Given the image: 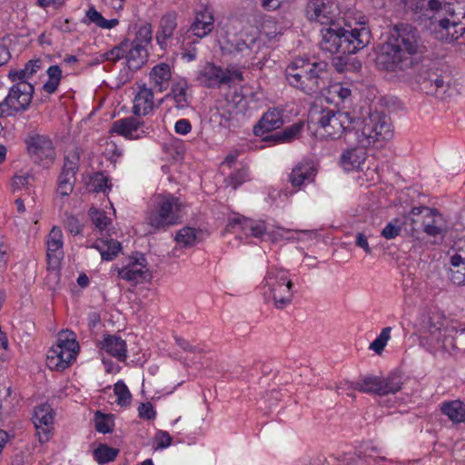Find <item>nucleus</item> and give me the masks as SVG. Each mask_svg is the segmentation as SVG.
<instances>
[{"mask_svg": "<svg viewBox=\"0 0 465 465\" xmlns=\"http://www.w3.org/2000/svg\"><path fill=\"white\" fill-rule=\"evenodd\" d=\"M425 46L418 30L409 24L396 25L377 56V64L387 71L405 70L414 64L415 55Z\"/></svg>", "mask_w": 465, "mask_h": 465, "instance_id": "1", "label": "nucleus"}, {"mask_svg": "<svg viewBox=\"0 0 465 465\" xmlns=\"http://www.w3.org/2000/svg\"><path fill=\"white\" fill-rule=\"evenodd\" d=\"M40 60L28 61L23 69L10 70L8 78L13 84L5 99L0 102V118L15 116L28 110L32 103L35 86L27 82L39 69Z\"/></svg>", "mask_w": 465, "mask_h": 465, "instance_id": "2", "label": "nucleus"}, {"mask_svg": "<svg viewBox=\"0 0 465 465\" xmlns=\"http://www.w3.org/2000/svg\"><path fill=\"white\" fill-rule=\"evenodd\" d=\"M320 48L326 53L351 54L363 49L371 43V34L365 26V21L359 22V27L346 29L337 23L321 30Z\"/></svg>", "mask_w": 465, "mask_h": 465, "instance_id": "3", "label": "nucleus"}, {"mask_svg": "<svg viewBox=\"0 0 465 465\" xmlns=\"http://www.w3.org/2000/svg\"><path fill=\"white\" fill-rule=\"evenodd\" d=\"M285 77L292 86L306 94H318L329 85V65L324 61L296 58L287 65Z\"/></svg>", "mask_w": 465, "mask_h": 465, "instance_id": "4", "label": "nucleus"}, {"mask_svg": "<svg viewBox=\"0 0 465 465\" xmlns=\"http://www.w3.org/2000/svg\"><path fill=\"white\" fill-rule=\"evenodd\" d=\"M358 122L359 119L351 116L349 112L315 108L310 111L308 127L320 139H337L355 130Z\"/></svg>", "mask_w": 465, "mask_h": 465, "instance_id": "5", "label": "nucleus"}, {"mask_svg": "<svg viewBox=\"0 0 465 465\" xmlns=\"http://www.w3.org/2000/svg\"><path fill=\"white\" fill-rule=\"evenodd\" d=\"M183 208V203L178 197L170 193L157 195L145 212L144 224L149 227L148 233L166 231L180 223Z\"/></svg>", "mask_w": 465, "mask_h": 465, "instance_id": "6", "label": "nucleus"}, {"mask_svg": "<svg viewBox=\"0 0 465 465\" xmlns=\"http://www.w3.org/2000/svg\"><path fill=\"white\" fill-rule=\"evenodd\" d=\"M354 134L358 143L362 147H370L390 140L393 135L391 118L383 113L371 112L358 122Z\"/></svg>", "mask_w": 465, "mask_h": 465, "instance_id": "7", "label": "nucleus"}, {"mask_svg": "<svg viewBox=\"0 0 465 465\" xmlns=\"http://www.w3.org/2000/svg\"><path fill=\"white\" fill-rule=\"evenodd\" d=\"M412 233L423 232L430 237L443 240L448 232V224L440 212L435 208L418 206L410 212Z\"/></svg>", "mask_w": 465, "mask_h": 465, "instance_id": "8", "label": "nucleus"}, {"mask_svg": "<svg viewBox=\"0 0 465 465\" xmlns=\"http://www.w3.org/2000/svg\"><path fill=\"white\" fill-rule=\"evenodd\" d=\"M78 350L75 334L69 330L62 331L56 344L48 351L46 365L50 370L64 371L75 360Z\"/></svg>", "mask_w": 465, "mask_h": 465, "instance_id": "9", "label": "nucleus"}, {"mask_svg": "<svg viewBox=\"0 0 465 465\" xmlns=\"http://www.w3.org/2000/svg\"><path fill=\"white\" fill-rule=\"evenodd\" d=\"M260 49L261 42L258 37L245 31H240L237 34L227 32L224 45L222 46L223 54H229L243 64L254 60Z\"/></svg>", "mask_w": 465, "mask_h": 465, "instance_id": "10", "label": "nucleus"}, {"mask_svg": "<svg viewBox=\"0 0 465 465\" xmlns=\"http://www.w3.org/2000/svg\"><path fill=\"white\" fill-rule=\"evenodd\" d=\"M292 282L288 272L282 269L271 268L264 277V286L268 288L276 309L282 310L292 302Z\"/></svg>", "mask_w": 465, "mask_h": 465, "instance_id": "11", "label": "nucleus"}, {"mask_svg": "<svg viewBox=\"0 0 465 465\" xmlns=\"http://www.w3.org/2000/svg\"><path fill=\"white\" fill-rule=\"evenodd\" d=\"M401 377L391 373L386 378L366 377L361 382L351 384L353 390L380 396L395 394L401 390Z\"/></svg>", "mask_w": 465, "mask_h": 465, "instance_id": "12", "label": "nucleus"}, {"mask_svg": "<svg viewBox=\"0 0 465 465\" xmlns=\"http://www.w3.org/2000/svg\"><path fill=\"white\" fill-rule=\"evenodd\" d=\"M80 159L81 150L78 147L68 151L64 157V164L57 179V191L63 196L70 195L74 190Z\"/></svg>", "mask_w": 465, "mask_h": 465, "instance_id": "13", "label": "nucleus"}, {"mask_svg": "<svg viewBox=\"0 0 465 465\" xmlns=\"http://www.w3.org/2000/svg\"><path fill=\"white\" fill-rule=\"evenodd\" d=\"M305 14L310 22L329 26L336 23L340 11L334 0H309Z\"/></svg>", "mask_w": 465, "mask_h": 465, "instance_id": "14", "label": "nucleus"}, {"mask_svg": "<svg viewBox=\"0 0 465 465\" xmlns=\"http://www.w3.org/2000/svg\"><path fill=\"white\" fill-rule=\"evenodd\" d=\"M25 143L28 155L35 163L53 161L55 157L54 143L48 135L32 132L25 137Z\"/></svg>", "mask_w": 465, "mask_h": 465, "instance_id": "15", "label": "nucleus"}, {"mask_svg": "<svg viewBox=\"0 0 465 465\" xmlns=\"http://www.w3.org/2000/svg\"><path fill=\"white\" fill-rule=\"evenodd\" d=\"M420 91L427 94L441 96L449 86V75H442L438 69L422 66L417 74Z\"/></svg>", "mask_w": 465, "mask_h": 465, "instance_id": "16", "label": "nucleus"}, {"mask_svg": "<svg viewBox=\"0 0 465 465\" xmlns=\"http://www.w3.org/2000/svg\"><path fill=\"white\" fill-rule=\"evenodd\" d=\"M456 332L454 327L447 328L440 334L430 337L421 344L434 356L445 358L447 355H453L458 351L454 338Z\"/></svg>", "mask_w": 465, "mask_h": 465, "instance_id": "17", "label": "nucleus"}, {"mask_svg": "<svg viewBox=\"0 0 465 465\" xmlns=\"http://www.w3.org/2000/svg\"><path fill=\"white\" fill-rule=\"evenodd\" d=\"M54 412L48 404H42L35 407L33 422L35 424L39 441L44 443L49 440L54 429Z\"/></svg>", "mask_w": 465, "mask_h": 465, "instance_id": "18", "label": "nucleus"}, {"mask_svg": "<svg viewBox=\"0 0 465 465\" xmlns=\"http://www.w3.org/2000/svg\"><path fill=\"white\" fill-rule=\"evenodd\" d=\"M232 74L228 70H223L213 63H207L198 72L197 80L207 88H219L223 84L232 82Z\"/></svg>", "mask_w": 465, "mask_h": 465, "instance_id": "19", "label": "nucleus"}, {"mask_svg": "<svg viewBox=\"0 0 465 465\" xmlns=\"http://www.w3.org/2000/svg\"><path fill=\"white\" fill-rule=\"evenodd\" d=\"M214 28V16L213 11L207 6L194 12L193 20L188 29L194 36L203 39L206 37Z\"/></svg>", "mask_w": 465, "mask_h": 465, "instance_id": "20", "label": "nucleus"}, {"mask_svg": "<svg viewBox=\"0 0 465 465\" xmlns=\"http://www.w3.org/2000/svg\"><path fill=\"white\" fill-rule=\"evenodd\" d=\"M446 319L443 315L439 312H429L424 314L420 323V331L421 334L420 342L429 340L431 336H436L444 331L447 328H452L448 326Z\"/></svg>", "mask_w": 465, "mask_h": 465, "instance_id": "21", "label": "nucleus"}, {"mask_svg": "<svg viewBox=\"0 0 465 465\" xmlns=\"http://www.w3.org/2000/svg\"><path fill=\"white\" fill-rule=\"evenodd\" d=\"M316 169L312 161L302 160L298 163L289 174L288 181L292 187L301 189L303 185L314 181Z\"/></svg>", "mask_w": 465, "mask_h": 465, "instance_id": "22", "label": "nucleus"}, {"mask_svg": "<svg viewBox=\"0 0 465 465\" xmlns=\"http://www.w3.org/2000/svg\"><path fill=\"white\" fill-rule=\"evenodd\" d=\"M434 25V36L442 42L458 40L465 33V26L453 24L450 19L440 18L432 22Z\"/></svg>", "mask_w": 465, "mask_h": 465, "instance_id": "23", "label": "nucleus"}, {"mask_svg": "<svg viewBox=\"0 0 465 465\" xmlns=\"http://www.w3.org/2000/svg\"><path fill=\"white\" fill-rule=\"evenodd\" d=\"M176 28L177 14L175 12L167 13L161 17L155 35L161 49L165 50L168 47V41L173 36Z\"/></svg>", "mask_w": 465, "mask_h": 465, "instance_id": "24", "label": "nucleus"}, {"mask_svg": "<svg viewBox=\"0 0 465 465\" xmlns=\"http://www.w3.org/2000/svg\"><path fill=\"white\" fill-rule=\"evenodd\" d=\"M99 348L119 361H125L127 358L126 341L114 334H104L99 341Z\"/></svg>", "mask_w": 465, "mask_h": 465, "instance_id": "25", "label": "nucleus"}, {"mask_svg": "<svg viewBox=\"0 0 465 465\" xmlns=\"http://www.w3.org/2000/svg\"><path fill=\"white\" fill-rule=\"evenodd\" d=\"M143 122L134 116L119 119L113 124V131L128 139H139L144 134Z\"/></svg>", "mask_w": 465, "mask_h": 465, "instance_id": "26", "label": "nucleus"}, {"mask_svg": "<svg viewBox=\"0 0 465 465\" xmlns=\"http://www.w3.org/2000/svg\"><path fill=\"white\" fill-rule=\"evenodd\" d=\"M283 124L282 111L272 108L269 109L257 124L253 127V133L256 136H262L272 131L279 129Z\"/></svg>", "mask_w": 465, "mask_h": 465, "instance_id": "27", "label": "nucleus"}, {"mask_svg": "<svg viewBox=\"0 0 465 465\" xmlns=\"http://www.w3.org/2000/svg\"><path fill=\"white\" fill-rule=\"evenodd\" d=\"M171 79V66L166 63L157 64L152 68L149 74L151 88L160 93L168 89Z\"/></svg>", "mask_w": 465, "mask_h": 465, "instance_id": "28", "label": "nucleus"}, {"mask_svg": "<svg viewBox=\"0 0 465 465\" xmlns=\"http://www.w3.org/2000/svg\"><path fill=\"white\" fill-rule=\"evenodd\" d=\"M154 108V95L153 88L145 84L140 87L134 99L133 113L136 116L147 115Z\"/></svg>", "mask_w": 465, "mask_h": 465, "instance_id": "29", "label": "nucleus"}, {"mask_svg": "<svg viewBox=\"0 0 465 465\" xmlns=\"http://www.w3.org/2000/svg\"><path fill=\"white\" fill-rule=\"evenodd\" d=\"M367 147L359 146L346 149L340 157V164L346 171L360 169L367 157Z\"/></svg>", "mask_w": 465, "mask_h": 465, "instance_id": "30", "label": "nucleus"}, {"mask_svg": "<svg viewBox=\"0 0 465 465\" xmlns=\"http://www.w3.org/2000/svg\"><path fill=\"white\" fill-rule=\"evenodd\" d=\"M189 84L185 79L173 83L171 91L165 95V99L172 98L177 109H186L190 106Z\"/></svg>", "mask_w": 465, "mask_h": 465, "instance_id": "31", "label": "nucleus"}, {"mask_svg": "<svg viewBox=\"0 0 465 465\" xmlns=\"http://www.w3.org/2000/svg\"><path fill=\"white\" fill-rule=\"evenodd\" d=\"M440 410L453 424L465 421V403L460 400L443 401Z\"/></svg>", "mask_w": 465, "mask_h": 465, "instance_id": "32", "label": "nucleus"}, {"mask_svg": "<svg viewBox=\"0 0 465 465\" xmlns=\"http://www.w3.org/2000/svg\"><path fill=\"white\" fill-rule=\"evenodd\" d=\"M63 234L60 229L54 227L49 235L46 242L47 244V260L48 264L54 263V266H56L59 263V256L57 252L63 247Z\"/></svg>", "mask_w": 465, "mask_h": 465, "instance_id": "33", "label": "nucleus"}, {"mask_svg": "<svg viewBox=\"0 0 465 465\" xmlns=\"http://www.w3.org/2000/svg\"><path fill=\"white\" fill-rule=\"evenodd\" d=\"M92 247L100 252L102 259L104 261H113L122 251L121 242L114 239H98L93 243Z\"/></svg>", "mask_w": 465, "mask_h": 465, "instance_id": "34", "label": "nucleus"}, {"mask_svg": "<svg viewBox=\"0 0 465 465\" xmlns=\"http://www.w3.org/2000/svg\"><path fill=\"white\" fill-rule=\"evenodd\" d=\"M129 50L126 49V64L129 69H139L146 61L147 50L141 45L131 43Z\"/></svg>", "mask_w": 465, "mask_h": 465, "instance_id": "35", "label": "nucleus"}, {"mask_svg": "<svg viewBox=\"0 0 465 465\" xmlns=\"http://www.w3.org/2000/svg\"><path fill=\"white\" fill-rule=\"evenodd\" d=\"M146 275L147 271L136 268L135 264H129L118 270V276L133 284L144 281Z\"/></svg>", "mask_w": 465, "mask_h": 465, "instance_id": "36", "label": "nucleus"}, {"mask_svg": "<svg viewBox=\"0 0 465 465\" xmlns=\"http://www.w3.org/2000/svg\"><path fill=\"white\" fill-rule=\"evenodd\" d=\"M48 80L43 85V90L47 94H54L56 92L61 79H62V70L59 65H51L47 69Z\"/></svg>", "mask_w": 465, "mask_h": 465, "instance_id": "37", "label": "nucleus"}, {"mask_svg": "<svg viewBox=\"0 0 465 465\" xmlns=\"http://www.w3.org/2000/svg\"><path fill=\"white\" fill-rule=\"evenodd\" d=\"M445 7L446 12L450 16L445 19H450L453 24L462 25L465 26V0L463 2L448 4Z\"/></svg>", "mask_w": 465, "mask_h": 465, "instance_id": "38", "label": "nucleus"}, {"mask_svg": "<svg viewBox=\"0 0 465 465\" xmlns=\"http://www.w3.org/2000/svg\"><path fill=\"white\" fill-rule=\"evenodd\" d=\"M199 233H201V231H198L195 228L183 227L177 232L175 241L178 244L183 247H191L197 242Z\"/></svg>", "mask_w": 465, "mask_h": 465, "instance_id": "39", "label": "nucleus"}, {"mask_svg": "<svg viewBox=\"0 0 465 465\" xmlns=\"http://www.w3.org/2000/svg\"><path fill=\"white\" fill-rule=\"evenodd\" d=\"M119 453V450L108 447L104 444H100L94 451L95 460L99 464L108 463L113 461Z\"/></svg>", "mask_w": 465, "mask_h": 465, "instance_id": "40", "label": "nucleus"}, {"mask_svg": "<svg viewBox=\"0 0 465 465\" xmlns=\"http://www.w3.org/2000/svg\"><path fill=\"white\" fill-rule=\"evenodd\" d=\"M331 93L336 94L339 98V104L343 108L349 107L351 104V90L348 86L341 84H335L331 86Z\"/></svg>", "mask_w": 465, "mask_h": 465, "instance_id": "41", "label": "nucleus"}, {"mask_svg": "<svg viewBox=\"0 0 465 465\" xmlns=\"http://www.w3.org/2000/svg\"><path fill=\"white\" fill-rule=\"evenodd\" d=\"M303 127L304 122L302 121H299L286 127L284 130L282 131V137L283 138V142L291 143L294 140L299 139L303 131Z\"/></svg>", "mask_w": 465, "mask_h": 465, "instance_id": "42", "label": "nucleus"}, {"mask_svg": "<svg viewBox=\"0 0 465 465\" xmlns=\"http://www.w3.org/2000/svg\"><path fill=\"white\" fill-rule=\"evenodd\" d=\"M89 216L91 217L94 226L100 231L106 229L107 226L111 223V219L106 216L105 212L94 207L90 208Z\"/></svg>", "mask_w": 465, "mask_h": 465, "instance_id": "43", "label": "nucleus"}, {"mask_svg": "<svg viewBox=\"0 0 465 465\" xmlns=\"http://www.w3.org/2000/svg\"><path fill=\"white\" fill-rule=\"evenodd\" d=\"M114 393L117 396L116 402L121 406H128L131 403L132 395L124 381H120L114 384Z\"/></svg>", "mask_w": 465, "mask_h": 465, "instance_id": "44", "label": "nucleus"}, {"mask_svg": "<svg viewBox=\"0 0 465 465\" xmlns=\"http://www.w3.org/2000/svg\"><path fill=\"white\" fill-rule=\"evenodd\" d=\"M391 327L383 328L380 335L371 343L370 349L381 353L391 338Z\"/></svg>", "mask_w": 465, "mask_h": 465, "instance_id": "45", "label": "nucleus"}, {"mask_svg": "<svg viewBox=\"0 0 465 465\" xmlns=\"http://www.w3.org/2000/svg\"><path fill=\"white\" fill-rule=\"evenodd\" d=\"M126 48H129L127 42H123L120 45L114 46L110 51L104 54L105 60L116 62L126 55Z\"/></svg>", "mask_w": 465, "mask_h": 465, "instance_id": "46", "label": "nucleus"}, {"mask_svg": "<svg viewBox=\"0 0 465 465\" xmlns=\"http://www.w3.org/2000/svg\"><path fill=\"white\" fill-rule=\"evenodd\" d=\"M152 40V28L150 25H142L136 32L135 38L132 42L133 44H141L144 47Z\"/></svg>", "mask_w": 465, "mask_h": 465, "instance_id": "47", "label": "nucleus"}, {"mask_svg": "<svg viewBox=\"0 0 465 465\" xmlns=\"http://www.w3.org/2000/svg\"><path fill=\"white\" fill-rule=\"evenodd\" d=\"M90 185L96 193H104L108 188V178L102 173H95L90 180Z\"/></svg>", "mask_w": 465, "mask_h": 465, "instance_id": "48", "label": "nucleus"}, {"mask_svg": "<svg viewBox=\"0 0 465 465\" xmlns=\"http://www.w3.org/2000/svg\"><path fill=\"white\" fill-rule=\"evenodd\" d=\"M95 429L101 433H109L112 431L111 421L108 416L96 411L95 413Z\"/></svg>", "mask_w": 465, "mask_h": 465, "instance_id": "49", "label": "nucleus"}, {"mask_svg": "<svg viewBox=\"0 0 465 465\" xmlns=\"http://www.w3.org/2000/svg\"><path fill=\"white\" fill-rule=\"evenodd\" d=\"M64 227L70 233L76 235L81 233L83 224L74 215L65 213Z\"/></svg>", "mask_w": 465, "mask_h": 465, "instance_id": "50", "label": "nucleus"}, {"mask_svg": "<svg viewBox=\"0 0 465 465\" xmlns=\"http://www.w3.org/2000/svg\"><path fill=\"white\" fill-rule=\"evenodd\" d=\"M253 222L254 221L247 219L245 217L234 218L230 221L228 226L232 227V229L239 226L246 235H249V234L251 235V232L252 231Z\"/></svg>", "mask_w": 465, "mask_h": 465, "instance_id": "51", "label": "nucleus"}, {"mask_svg": "<svg viewBox=\"0 0 465 465\" xmlns=\"http://www.w3.org/2000/svg\"><path fill=\"white\" fill-rule=\"evenodd\" d=\"M398 223V220L387 223L386 226L381 231V236L387 240H391L400 235L401 232V226Z\"/></svg>", "mask_w": 465, "mask_h": 465, "instance_id": "52", "label": "nucleus"}, {"mask_svg": "<svg viewBox=\"0 0 465 465\" xmlns=\"http://www.w3.org/2000/svg\"><path fill=\"white\" fill-rule=\"evenodd\" d=\"M247 179V170L240 169L234 173H232L228 179V184L231 185L234 190L242 185Z\"/></svg>", "mask_w": 465, "mask_h": 465, "instance_id": "53", "label": "nucleus"}, {"mask_svg": "<svg viewBox=\"0 0 465 465\" xmlns=\"http://www.w3.org/2000/svg\"><path fill=\"white\" fill-rule=\"evenodd\" d=\"M155 449H164L171 445L172 437L167 431L159 430L154 436Z\"/></svg>", "mask_w": 465, "mask_h": 465, "instance_id": "54", "label": "nucleus"}, {"mask_svg": "<svg viewBox=\"0 0 465 465\" xmlns=\"http://www.w3.org/2000/svg\"><path fill=\"white\" fill-rule=\"evenodd\" d=\"M139 417L147 420H153L156 412L151 402L141 403L138 408Z\"/></svg>", "mask_w": 465, "mask_h": 465, "instance_id": "55", "label": "nucleus"}, {"mask_svg": "<svg viewBox=\"0 0 465 465\" xmlns=\"http://www.w3.org/2000/svg\"><path fill=\"white\" fill-rule=\"evenodd\" d=\"M450 280L456 285L465 283V267L459 269L450 268L449 272Z\"/></svg>", "mask_w": 465, "mask_h": 465, "instance_id": "56", "label": "nucleus"}, {"mask_svg": "<svg viewBox=\"0 0 465 465\" xmlns=\"http://www.w3.org/2000/svg\"><path fill=\"white\" fill-rule=\"evenodd\" d=\"M174 130L176 134L185 135L192 130V125L189 120L180 119L175 123Z\"/></svg>", "mask_w": 465, "mask_h": 465, "instance_id": "57", "label": "nucleus"}, {"mask_svg": "<svg viewBox=\"0 0 465 465\" xmlns=\"http://www.w3.org/2000/svg\"><path fill=\"white\" fill-rule=\"evenodd\" d=\"M86 17L88 18L90 23H94L99 27L104 18L101 13H99L94 6L90 7L86 11Z\"/></svg>", "mask_w": 465, "mask_h": 465, "instance_id": "58", "label": "nucleus"}, {"mask_svg": "<svg viewBox=\"0 0 465 465\" xmlns=\"http://www.w3.org/2000/svg\"><path fill=\"white\" fill-rule=\"evenodd\" d=\"M356 246L364 250L368 254L371 253V249L369 246L367 236L363 232H358L355 239Z\"/></svg>", "mask_w": 465, "mask_h": 465, "instance_id": "59", "label": "nucleus"}, {"mask_svg": "<svg viewBox=\"0 0 465 465\" xmlns=\"http://www.w3.org/2000/svg\"><path fill=\"white\" fill-rule=\"evenodd\" d=\"M266 232L265 225L262 222H253L252 231L251 232V235L254 237H261Z\"/></svg>", "mask_w": 465, "mask_h": 465, "instance_id": "60", "label": "nucleus"}, {"mask_svg": "<svg viewBox=\"0 0 465 465\" xmlns=\"http://www.w3.org/2000/svg\"><path fill=\"white\" fill-rule=\"evenodd\" d=\"M346 465H369V462L360 455H351L347 458Z\"/></svg>", "mask_w": 465, "mask_h": 465, "instance_id": "61", "label": "nucleus"}, {"mask_svg": "<svg viewBox=\"0 0 465 465\" xmlns=\"http://www.w3.org/2000/svg\"><path fill=\"white\" fill-rule=\"evenodd\" d=\"M29 176L25 175H15L13 178V186L15 189H20L28 183Z\"/></svg>", "mask_w": 465, "mask_h": 465, "instance_id": "62", "label": "nucleus"}, {"mask_svg": "<svg viewBox=\"0 0 465 465\" xmlns=\"http://www.w3.org/2000/svg\"><path fill=\"white\" fill-rule=\"evenodd\" d=\"M262 141L272 143L273 144L284 143L283 138L282 137V132L269 134L262 138Z\"/></svg>", "mask_w": 465, "mask_h": 465, "instance_id": "63", "label": "nucleus"}, {"mask_svg": "<svg viewBox=\"0 0 465 465\" xmlns=\"http://www.w3.org/2000/svg\"><path fill=\"white\" fill-rule=\"evenodd\" d=\"M465 259L461 257L460 254H454L450 257V268L459 269L460 267H464Z\"/></svg>", "mask_w": 465, "mask_h": 465, "instance_id": "64", "label": "nucleus"}]
</instances>
